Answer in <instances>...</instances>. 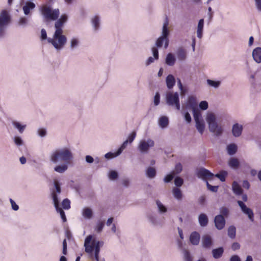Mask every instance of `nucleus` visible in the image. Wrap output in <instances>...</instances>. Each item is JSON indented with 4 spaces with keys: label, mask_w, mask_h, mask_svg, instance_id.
<instances>
[{
    "label": "nucleus",
    "mask_w": 261,
    "mask_h": 261,
    "mask_svg": "<svg viewBox=\"0 0 261 261\" xmlns=\"http://www.w3.org/2000/svg\"><path fill=\"white\" fill-rule=\"evenodd\" d=\"M207 188L212 192H216L218 191V186H213L210 185L207 181H206Z\"/></svg>",
    "instance_id": "nucleus-56"
},
{
    "label": "nucleus",
    "mask_w": 261,
    "mask_h": 261,
    "mask_svg": "<svg viewBox=\"0 0 261 261\" xmlns=\"http://www.w3.org/2000/svg\"><path fill=\"white\" fill-rule=\"evenodd\" d=\"M184 183V180L180 177L177 176L174 179V184L177 187H181Z\"/></svg>",
    "instance_id": "nucleus-48"
},
{
    "label": "nucleus",
    "mask_w": 261,
    "mask_h": 261,
    "mask_svg": "<svg viewBox=\"0 0 261 261\" xmlns=\"http://www.w3.org/2000/svg\"><path fill=\"white\" fill-rule=\"evenodd\" d=\"M57 212L59 213H60L61 217L64 222H66L67 219L65 216V214L64 211L60 207L59 208H57V209H56Z\"/></svg>",
    "instance_id": "nucleus-47"
},
{
    "label": "nucleus",
    "mask_w": 261,
    "mask_h": 261,
    "mask_svg": "<svg viewBox=\"0 0 261 261\" xmlns=\"http://www.w3.org/2000/svg\"><path fill=\"white\" fill-rule=\"evenodd\" d=\"M214 223L215 227L218 230L222 229L225 225V220L222 215H217L214 219Z\"/></svg>",
    "instance_id": "nucleus-13"
},
{
    "label": "nucleus",
    "mask_w": 261,
    "mask_h": 261,
    "mask_svg": "<svg viewBox=\"0 0 261 261\" xmlns=\"http://www.w3.org/2000/svg\"><path fill=\"white\" fill-rule=\"evenodd\" d=\"M232 191L236 196H242V199L243 201H247L248 196L247 194L243 193V189L236 181H233L232 183Z\"/></svg>",
    "instance_id": "nucleus-10"
},
{
    "label": "nucleus",
    "mask_w": 261,
    "mask_h": 261,
    "mask_svg": "<svg viewBox=\"0 0 261 261\" xmlns=\"http://www.w3.org/2000/svg\"><path fill=\"white\" fill-rule=\"evenodd\" d=\"M159 125L162 128L167 127L169 124V120L166 116H162L159 119Z\"/></svg>",
    "instance_id": "nucleus-29"
},
{
    "label": "nucleus",
    "mask_w": 261,
    "mask_h": 261,
    "mask_svg": "<svg viewBox=\"0 0 261 261\" xmlns=\"http://www.w3.org/2000/svg\"><path fill=\"white\" fill-rule=\"evenodd\" d=\"M156 203L160 213H164L167 211L166 207L159 200H156Z\"/></svg>",
    "instance_id": "nucleus-39"
},
{
    "label": "nucleus",
    "mask_w": 261,
    "mask_h": 261,
    "mask_svg": "<svg viewBox=\"0 0 261 261\" xmlns=\"http://www.w3.org/2000/svg\"><path fill=\"white\" fill-rule=\"evenodd\" d=\"M182 170V165L180 163H178L176 164L174 172L176 174H178L181 172Z\"/></svg>",
    "instance_id": "nucleus-57"
},
{
    "label": "nucleus",
    "mask_w": 261,
    "mask_h": 261,
    "mask_svg": "<svg viewBox=\"0 0 261 261\" xmlns=\"http://www.w3.org/2000/svg\"><path fill=\"white\" fill-rule=\"evenodd\" d=\"M41 13L47 21L57 20L55 23V31H63L62 28L68 20L67 15H62L60 18L58 19L60 15L59 9H52L50 6H44L41 8Z\"/></svg>",
    "instance_id": "nucleus-1"
},
{
    "label": "nucleus",
    "mask_w": 261,
    "mask_h": 261,
    "mask_svg": "<svg viewBox=\"0 0 261 261\" xmlns=\"http://www.w3.org/2000/svg\"><path fill=\"white\" fill-rule=\"evenodd\" d=\"M109 177L111 180H115L118 177V174L115 171H111L109 173Z\"/></svg>",
    "instance_id": "nucleus-52"
},
{
    "label": "nucleus",
    "mask_w": 261,
    "mask_h": 261,
    "mask_svg": "<svg viewBox=\"0 0 261 261\" xmlns=\"http://www.w3.org/2000/svg\"><path fill=\"white\" fill-rule=\"evenodd\" d=\"M176 62V58L172 53L167 54L165 59V63L169 66H173Z\"/></svg>",
    "instance_id": "nucleus-23"
},
{
    "label": "nucleus",
    "mask_w": 261,
    "mask_h": 261,
    "mask_svg": "<svg viewBox=\"0 0 261 261\" xmlns=\"http://www.w3.org/2000/svg\"><path fill=\"white\" fill-rule=\"evenodd\" d=\"M220 212L221 213L220 215H222L223 216H226V217L228 215L229 213V211L228 208L225 206L221 207L220 208Z\"/></svg>",
    "instance_id": "nucleus-50"
},
{
    "label": "nucleus",
    "mask_w": 261,
    "mask_h": 261,
    "mask_svg": "<svg viewBox=\"0 0 261 261\" xmlns=\"http://www.w3.org/2000/svg\"><path fill=\"white\" fill-rule=\"evenodd\" d=\"M27 23H28V19L27 18H25L24 17H20L18 22V25H21V26H25L27 24Z\"/></svg>",
    "instance_id": "nucleus-55"
},
{
    "label": "nucleus",
    "mask_w": 261,
    "mask_h": 261,
    "mask_svg": "<svg viewBox=\"0 0 261 261\" xmlns=\"http://www.w3.org/2000/svg\"><path fill=\"white\" fill-rule=\"evenodd\" d=\"M197 103L196 98L192 96L189 97L187 101V108L194 110L197 109Z\"/></svg>",
    "instance_id": "nucleus-20"
},
{
    "label": "nucleus",
    "mask_w": 261,
    "mask_h": 261,
    "mask_svg": "<svg viewBox=\"0 0 261 261\" xmlns=\"http://www.w3.org/2000/svg\"><path fill=\"white\" fill-rule=\"evenodd\" d=\"M243 126L239 123H235L232 127V133L235 137H238L242 134Z\"/></svg>",
    "instance_id": "nucleus-16"
},
{
    "label": "nucleus",
    "mask_w": 261,
    "mask_h": 261,
    "mask_svg": "<svg viewBox=\"0 0 261 261\" xmlns=\"http://www.w3.org/2000/svg\"><path fill=\"white\" fill-rule=\"evenodd\" d=\"M62 204L63 208L65 210H68L70 207V201L67 198L64 199L63 200Z\"/></svg>",
    "instance_id": "nucleus-45"
},
{
    "label": "nucleus",
    "mask_w": 261,
    "mask_h": 261,
    "mask_svg": "<svg viewBox=\"0 0 261 261\" xmlns=\"http://www.w3.org/2000/svg\"><path fill=\"white\" fill-rule=\"evenodd\" d=\"M206 121L208 124V128L211 132L215 133L217 136L222 134L223 129L221 126H219L216 122L214 114L212 113L208 114L206 117Z\"/></svg>",
    "instance_id": "nucleus-6"
},
{
    "label": "nucleus",
    "mask_w": 261,
    "mask_h": 261,
    "mask_svg": "<svg viewBox=\"0 0 261 261\" xmlns=\"http://www.w3.org/2000/svg\"><path fill=\"white\" fill-rule=\"evenodd\" d=\"M105 226V222L103 221H99L96 224V230L98 233L100 232Z\"/></svg>",
    "instance_id": "nucleus-46"
},
{
    "label": "nucleus",
    "mask_w": 261,
    "mask_h": 261,
    "mask_svg": "<svg viewBox=\"0 0 261 261\" xmlns=\"http://www.w3.org/2000/svg\"><path fill=\"white\" fill-rule=\"evenodd\" d=\"M184 116V118L185 119V120L187 121V123H190L191 122V117L190 115V114L189 113V112H182Z\"/></svg>",
    "instance_id": "nucleus-58"
},
{
    "label": "nucleus",
    "mask_w": 261,
    "mask_h": 261,
    "mask_svg": "<svg viewBox=\"0 0 261 261\" xmlns=\"http://www.w3.org/2000/svg\"><path fill=\"white\" fill-rule=\"evenodd\" d=\"M252 57L256 63H261V47H257L253 50Z\"/></svg>",
    "instance_id": "nucleus-17"
},
{
    "label": "nucleus",
    "mask_w": 261,
    "mask_h": 261,
    "mask_svg": "<svg viewBox=\"0 0 261 261\" xmlns=\"http://www.w3.org/2000/svg\"><path fill=\"white\" fill-rule=\"evenodd\" d=\"M36 7L35 4L29 1L24 3L22 7V10L24 14L25 15H29L31 14V11H33Z\"/></svg>",
    "instance_id": "nucleus-14"
},
{
    "label": "nucleus",
    "mask_w": 261,
    "mask_h": 261,
    "mask_svg": "<svg viewBox=\"0 0 261 261\" xmlns=\"http://www.w3.org/2000/svg\"><path fill=\"white\" fill-rule=\"evenodd\" d=\"M196 174L199 178H202L204 180L205 178H213L214 176L213 173L204 168L199 169L196 172Z\"/></svg>",
    "instance_id": "nucleus-12"
},
{
    "label": "nucleus",
    "mask_w": 261,
    "mask_h": 261,
    "mask_svg": "<svg viewBox=\"0 0 261 261\" xmlns=\"http://www.w3.org/2000/svg\"><path fill=\"white\" fill-rule=\"evenodd\" d=\"M92 236L89 235L86 237L84 242V247L85 248V252L89 254L90 257L93 256V252L94 249L98 248L99 250L100 249L103 242L102 241H96L93 240L92 241Z\"/></svg>",
    "instance_id": "nucleus-5"
},
{
    "label": "nucleus",
    "mask_w": 261,
    "mask_h": 261,
    "mask_svg": "<svg viewBox=\"0 0 261 261\" xmlns=\"http://www.w3.org/2000/svg\"><path fill=\"white\" fill-rule=\"evenodd\" d=\"M136 136V133L135 132H133L132 133H130L128 137V139H127L128 140V143L130 144L132 143L134 140Z\"/></svg>",
    "instance_id": "nucleus-60"
},
{
    "label": "nucleus",
    "mask_w": 261,
    "mask_h": 261,
    "mask_svg": "<svg viewBox=\"0 0 261 261\" xmlns=\"http://www.w3.org/2000/svg\"><path fill=\"white\" fill-rule=\"evenodd\" d=\"M228 165L231 168L237 169L240 166V162L237 158H231L229 161Z\"/></svg>",
    "instance_id": "nucleus-27"
},
{
    "label": "nucleus",
    "mask_w": 261,
    "mask_h": 261,
    "mask_svg": "<svg viewBox=\"0 0 261 261\" xmlns=\"http://www.w3.org/2000/svg\"><path fill=\"white\" fill-rule=\"evenodd\" d=\"M174 197L177 200H181L182 194L181 190L178 188H174L172 190Z\"/></svg>",
    "instance_id": "nucleus-30"
},
{
    "label": "nucleus",
    "mask_w": 261,
    "mask_h": 261,
    "mask_svg": "<svg viewBox=\"0 0 261 261\" xmlns=\"http://www.w3.org/2000/svg\"><path fill=\"white\" fill-rule=\"evenodd\" d=\"M228 175V172L225 170H221L219 173L214 175V176L218 178L222 182L225 181L226 177Z\"/></svg>",
    "instance_id": "nucleus-28"
},
{
    "label": "nucleus",
    "mask_w": 261,
    "mask_h": 261,
    "mask_svg": "<svg viewBox=\"0 0 261 261\" xmlns=\"http://www.w3.org/2000/svg\"><path fill=\"white\" fill-rule=\"evenodd\" d=\"M38 134L41 137H45L46 135V130L45 128H39L38 130Z\"/></svg>",
    "instance_id": "nucleus-62"
},
{
    "label": "nucleus",
    "mask_w": 261,
    "mask_h": 261,
    "mask_svg": "<svg viewBox=\"0 0 261 261\" xmlns=\"http://www.w3.org/2000/svg\"><path fill=\"white\" fill-rule=\"evenodd\" d=\"M154 141L148 139L147 140H142L140 142L138 149L142 153H147L150 147L154 146Z\"/></svg>",
    "instance_id": "nucleus-8"
},
{
    "label": "nucleus",
    "mask_w": 261,
    "mask_h": 261,
    "mask_svg": "<svg viewBox=\"0 0 261 261\" xmlns=\"http://www.w3.org/2000/svg\"><path fill=\"white\" fill-rule=\"evenodd\" d=\"M68 169V166L66 164L58 165L54 168V170L58 173H62L65 172Z\"/></svg>",
    "instance_id": "nucleus-34"
},
{
    "label": "nucleus",
    "mask_w": 261,
    "mask_h": 261,
    "mask_svg": "<svg viewBox=\"0 0 261 261\" xmlns=\"http://www.w3.org/2000/svg\"><path fill=\"white\" fill-rule=\"evenodd\" d=\"M160 102V95L159 92H156L154 96V104L155 106L159 105Z\"/></svg>",
    "instance_id": "nucleus-59"
},
{
    "label": "nucleus",
    "mask_w": 261,
    "mask_h": 261,
    "mask_svg": "<svg viewBox=\"0 0 261 261\" xmlns=\"http://www.w3.org/2000/svg\"><path fill=\"white\" fill-rule=\"evenodd\" d=\"M72 158L71 151L67 148H63L53 151L50 154V160L55 164L61 161L69 163Z\"/></svg>",
    "instance_id": "nucleus-2"
},
{
    "label": "nucleus",
    "mask_w": 261,
    "mask_h": 261,
    "mask_svg": "<svg viewBox=\"0 0 261 261\" xmlns=\"http://www.w3.org/2000/svg\"><path fill=\"white\" fill-rule=\"evenodd\" d=\"M192 111L195 122L202 120L201 118V114L198 109L192 110Z\"/></svg>",
    "instance_id": "nucleus-42"
},
{
    "label": "nucleus",
    "mask_w": 261,
    "mask_h": 261,
    "mask_svg": "<svg viewBox=\"0 0 261 261\" xmlns=\"http://www.w3.org/2000/svg\"><path fill=\"white\" fill-rule=\"evenodd\" d=\"M168 24V20L167 17H166L163 25L162 35L158 38L155 42L156 47H162L163 43H164V48L165 49L168 47L169 42L168 39V36L169 35Z\"/></svg>",
    "instance_id": "nucleus-4"
},
{
    "label": "nucleus",
    "mask_w": 261,
    "mask_h": 261,
    "mask_svg": "<svg viewBox=\"0 0 261 261\" xmlns=\"http://www.w3.org/2000/svg\"><path fill=\"white\" fill-rule=\"evenodd\" d=\"M93 251H94V255L92 256V257H90V256H89V257L91 258V259H93L94 258L96 261H99V252H100V250L98 249V248H96V249H94Z\"/></svg>",
    "instance_id": "nucleus-54"
},
{
    "label": "nucleus",
    "mask_w": 261,
    "mask_h": 261,
    "mask_svg": "<svg viewBox=\"0 0 261 261\" xmlns=\"http://www.w3.org/2000/svg\"><path fill=\"white\" fill-rule=\"evenodd\" d=\"M198 222L201 227L206 226L208 222V217L205 214H200L198 217Z\"/></svg>",
    "instance_id": "nucleus-22"
},
{
    "label": "nucleus",
    "mask_w": 261,
    "mask_h": 261,
    "mask_svg": "<svg viewBox=\"0 0 261 261\" xmlns=\"http://www.w3.org/2000/svg\"><path fill=\"white\" fill-rule=\"evenodd\" d=\"M200 236L197 231L192 232L190 236V242L193 245H197L199 243Z\"/></svg>",
    "instance_id": "nucleus-15"
},
{
    "label": "nucleus",
    "mask_w": 261,
    "mask_h": 261,
    "mask_svg": "<svg viewBox=\"0 0 261 261\" xmlns=\"http://www.w3.org/2000/svg\"><path fill=\"white\" fill-rule=\"evenodd\" d=\"M166 85L169 89H172L175 84V79L173 75H168L166 79Z\"/></svg>",
    "instance_id": "nucleus-24"
},
{
    "label": "nucleus",
    "mask_w": 261,
    "mask_h": 261,
    "mask_svg": "<svg viewBox=\"0 0 261 261\" xmlns=\"http://www.w3.org/2000/svg\"><path fill=\"white\" fill-rule=\"evenodd\" d=\"M52 198L54 202V206L56 208V209H57V208L60 207L59 206V200L58 198V196L57 195V194L55 193V192H53L52 193Z\"/></svg>",
    "instance_id": "nucleus-41"
},
{
    "label": "nucleus",
    "mask_w": 261,
    "mask_h": 261,
    "mask_svg": "<svg viewBox=\"0 0 261 261\" xmlns=\"http://www.w3.org/2000/svg\"><path fill=\"white\" fill-rule=\"evenodd\" d=\"M93 215V212L90 208L86 207L83 210V216L87 219H91Z\"/></svg>",
    "instance_id": "nucleus-36"
},
{
    "label": "nucleus",
    "mask_w": 261,
    "mask_h": 261,
    "mask_svg": "<svg viewBox=\"0 0 261 261\" xmlns=\"http://www.w3.org/2000/svg\"><path fill=\"white\" fill-rule=\"evenodd\" d=\"M79 43V40L77 38H73L70 41V47L71 48H74L78 46Z\"/></svg>",
    "instance_id": "nucleus-49"
},
{
    "label": "nucleus",
    "mask_w": 261,
    "mask_h": 261,
    "mask_svg": "<svg viewBox=\"0 0 261 261\" xmlns=\"http://www.w3.org/2000/svg\"><path fill=\"white\" fill-rule=\"evenodd\" d=\"M195 123L197 129L201 134H202L205 128L203 120L195 122Z\"/></svg>",
    "instance_id": "nucleus-35"
},
{
    "label": "nucleus",
    "mask_w": 261,
    "mask_h": 261,
    "mask_svg": "<svg viewBox=\"0 0 261 261\" xmlns=\"http://www.w3.org/2000/svg\"><path fill=\"white\" fill-rule=\"evenodd\" d=\"M128 143V140H126L121 145V146L119 147V148L117 150V151L115 152V156H118L120 155L123 150L126 147L127 144Z\"/></svg>",
    "instance_id": "nucleus-40"
},
{
    "label": "nucleus",
    "mask_w": 261,
    "mask_h": 261,
    "mask_svg": "<svg viewBox=\"0 0 261 261\" xmlns=\"http://www.w3.org/2000/svg\"><path fill=\"white\" fill-rule=\"evenodd\" d=\"M10 21V16L8 12L4 10L2 11L0 15V37L4 35L3 27L9 23Z\"/></svg>",
    "instance_id": "nucleus-9"
},
{
    "label": "nucleus",
    "mask_w": 261,
    "mask_h": 261,
    "mask_svg": "<svg viewBox=\"0 0 261 261\" xmlns=\"http://www.w3.org/2000/svg\"><path fill=\"white\" fill-rule=\"evenodd\" d=\"M244 202L243 201L238 200L237 203L240 206L242 213L247 215L248 219L251 222H253L254 221V213L253 211L250 208L248 207Z\"/></svg>",
    "instance_id": "nucleus-11"
},
{
    "label": "nucleus",
    "mask_w": 261,
    "mask_h": 261,
    "mask_svg": "<svg viewBox=\"0 0 261 261\" xmlns=\"http://www.w3.org/2000/svg\"><path fill=\"white\" fill-rule=\"evenodd\" d=\"M13 141L15 145L17 146H22L24 144L23 140L19 136H15L13 138Z\"/></svg>",
    "instance_id": "nucleus-43"
},
{
    "label": "nucleus",
    "mask_w": 261,
    "mask_h": 261,
    "mask_svg": "<svg viewBox=\"0 0 261 261\" xmlns=\"http://www.w3.org/2000/svg\"><path fill=\"white\" fill-rule=\"evenodd\" d=\"M227 149L229 155H233L237 151V146L235 144H230L227 146Z\"/></svg>",
    "instance_id": "nucleus-33"
},
{
    "label": "nucleus",
    "mask_w": 261,
    "mask_h": 261,
    "mask_svg": "<svg viewBox=\"0 0 261 261\" xmlns=\"http://www.w3.org/2000/svg\"><path fill=\"white\" fill-rule=\"evenodd\" d=\"M183 252L184 254L185 261H192L190 253L188 250L184 249L183 250Z\"/></svg>",
    "instance_id": "nucleus-44"
},
{
    "label": "nucleus",
    "mask_w": 261,
    "mask_h": 261,
    "mask_svg": "<svg viewBox=\"0 0 261 261\" xmlns=\"http://www.w3.org/2000/svg\"><path fill=\"white\" fill-rule=\"evenodd\" d=\"M206 83L211 87L215 88H218L221 85V82L219 81H213L212 80L207 79Z\"/></svg>",
    "instance_id": "nucleus-38"
},
{
    "label": "nucleus",
    "mask_w": 261,
    "mask_h": 261,
    "mask_svg": "<svg viewBox=\"0 0 261 261\" xmlns=\"http://www.w3.org/2000/svg\"><path fill=\"white\" fill-rule=\"evenodd\" d=\"M166 102L169 106L174 107L177 110H180V104L178 92H167L166 94Z\"/></svg>",
    "instance_id": "nucleus-7"
},
{
    "label": "nucleus",
    "mask_w": 261,
    "mask_h": 261,
    "mask_svg": "<svg viewBox=\"0 0 261 261\" xmlns=\"http://www.w3.org/2000/svg\"><path fill=\"white\" fill-rule=\"evenodd\" d=\"M153 57L155 60L159 59V51L156 47H153L151 49Z\"/></svg>",
    "instance_id": "nucleus-61"
},
{
    "label": "nucleus",
    "mask_w": 261,
    "mask_h": 261,
    "mask_svg": "<svg viewBox=\"0 0 261 261\" xmlns=\"http://www.w3.org/2000/svg\"><path fill=\"white\" fill-rule=\"evenodd\" d=\"M91 22L94 30L97 31L100 26V17L97 15L94 16L92 18Z\"/></svg>",
    "instance_id": "nucleus-26"
},
{
    "label": "nucleus",
    "mask_w": 261,
    "mask_h": 261,
    "mask_svg": "<svg viewBox=\"0 0 261 261\" xmlns=\"http://www.w3.org/2000/svg\"><path fill=\"white\" fill-rule=\"evenodd\" d=\"M10 202L11 204L12 208L13 210L17 211L19 209L18 205L15 203V202L12 199H10Z\"/></svg>",
    "instance_id": "nucleus-63"
},
{
    "label": "nucleus",
    "mask_w": 261,
    "mask_h": 261,
    "mask_svg": "<svg viewBox=\"0 0 261 261\" xmlns=\"http://www.w3.org/2000/svg\"><path fill=\"white\" fill-rule=\"evenodd\" d=\"M174 176V174L173 173L169 174L167 175L164 178V181L166 183H168L171 182L173 179Z\"/></svg>",
    "instance_id": "nucleus-51"
},
{
    "label": "nucleus",
    "mask_w": 261,
    "mask_h": 261,
    "mask_svg": "<svg viewBox=\"0 0 261 261\" xmlns=\"http://www.w3.org/2000/svg\"><path fill=\"white\" fill-rule=\"evenodd\" d=\"M213 244L212 239L209 235L203 236L202 238V244L205 248H210Z\"/></svg>",
    "instance_id": "nucleus-18"
},
{
    "label": "nucleus",
    "mask_w": 261,
    "mask_h": 261,
    "mask_svg": "<svg viewBox=\"0 0 261 261\" xmlns=\"http://www.w3.org/2000/svg\"><path fill=\"white\" fill-rule=\"evenodd\" d=\"M204 28V19H200L198 23L197 29V36L199 39H201L203 36V31Z\"/></svg>",
    "instance_id": "nucleus-21"
},
{
    "label": "nucleus",
    "mask_w": 261,
    "mask_h": 261,
    "mask_svg": "<svg viewBox=\"0 0 261 261\" xmlns=\"http://www.w3.org/2000/svg\"><path fill=\"white\" fill-rule=\"evenodd\" d=\"M255 5L257 10L261 12V0H254Z\"/></svg>",
    "instance_id": "nucleus-64"
},
{
    "label": "nucleus",
    "mask_w": 261,
    "mask_h": 261,
    "mask_svg": "<svg viewBox=\"0 0 261 261\" xmlns=\"http://www.w3.org/2000/svg\"><path fill=\"white\" fill-rule=\"evenodd\" d=\"M12 124L13 126L17 129L20 134L23 133L26 127V125H21L19 122L13 121Z\"/></svg>",
    "instance_id": "nucleus-32"
},
{
    "label": "nucleus",
    "mask_w": 261,
    "mask_h": 261,
    "mask_svg": "<svg viewBox=\"0 0 261 261\" xmlns=\"http://www.w3.org/2000/svg\"><path fill=\"white\" fill-rule=\"evenodd\" d=\"M63 31H55L53 38H48L47 42L57 50L61 49L67 42V37L63 35Z\"/></svg>",
    "instance_id": "nucleus-3"
},
{
    "label": "nucleus",
    "mask_w": 261,
    "mask_h": 261,
    "mask_svg": "<svg viewBox=\"0 0 261 261\" xmlns=\"http://www.w3.org/2000/svg\"><path fill=\"white\" fill-rule=\"evenodd\" d=\"M208 102L206 101H202L199 105V108L202 110H206L208 108Z\"/></svg>",
    "instance_id": "nucleus-53"
},
{
    "label": "nucleus",
    "mask_w": 261,
    "mask_h": 261,
    "mask_svg": "<svg viewBox=\"0 0 261 261\" xmlns=\"http://www.w3.org/2000/svg\"><path fill=\"white\" fill-rule=\"evenodd\" d=\"M227 234L228 237L233 239L236 238V228L233 225L230 226L227 230Z\"/></svg>",
    "instance_id": "nucleus-31"
},
{
    "label": "nucleus",
    "mask_w": 261,
    "mask_h": 261,
    "mask_svg": "<svg viewBox=\"0 0 261 261\" xmlns=\"http://www.w3.org/2000/svg\"><path fill=\"white\" fill-rule=\"evenodd\" d=\"M177 58L179 61H184L187 58L186 50L182 47H179L176 51Z\"/></svg>",
    "instance_id": "nucleus-19"
},
{
    "label": "nucleus",
    "mask_w": 261,
    "mask_h": 261,
    "mask_svg": "<svg viewBox=\"0 0 261 261\" xmlns=\"http://www.w3.org/2000/svg\"><path fill=\"white\" fill-rule=\"evenodd\" d=\"M146 175L150 178H154L156 175V170L153 167H148L146 170Z\"/></svg>",
    "instance_id": "nucleus-37"
},
{
    "label": "nucleus",
    "mask_w": 261,
    "mask_h": 261,
    "mask_svg": "<svg viewBox=\"0 0 261 261\" xmlns=\"http://www.w3.org/2000/svg\"><path fill=\"white\" fill-rule=\"evenodd\" d=\"M223 252L224 249L222 247L214 249L212 250L213 257L215 259L220 258L222 256Z\"/></svg>",
    "instance_id": "nucleus-25"
}]
</instances>
